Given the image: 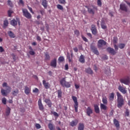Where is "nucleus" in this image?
Instances as JSON below:
<instances>
[{"label":"nucleus","mask_w":130,"mask_h":130,"mask_svg":"<svg viewBox=\"0 0 130 130\" xmlns=\"http://www.w3.org/2000/svg\"><path fill=\"white\" fill-rule=\"evenodd\" d=\"M117 107L118 108H121L122 106H123V104H124V100H123V96L121 95L119 92H117Z\"/></svg>","instance_id":"f257e3e1"},{"label":"nucleus","mask_w":130,"mask_h":130,"mask_svg":"<svg viewBox=\"0 0 130 130\" xmlns=\"http://www.w3.org/2000/svg\"><path fill=\"white\" fill-rule=\"evenodd\" d=\"M85 7L87 9L88 13L91 14V15H95V12L98 11L97 6L94 5H92L91 6H85Z\"/></svg>","instance_id":"f03ea898"},{"label":"nucleus","mask_w":130,"mask_h":130,"mask_svg":"<svg viewBox=\"0 0 130 130\" xmlns=\"http://www.w3.org/2000/svg\"><path fill=\"white\" fill-rule=\"evenodd\" d=\"M66 77H63L60 80V85L66 88H71V86H72V82H67L66 80Z\"/></svg>","instance_id":"7ed1b4c3"},{"label":"nucleus","mask_w":130,"mask_h":130,"mask_svg":"<svg viewBox=\"0 0 130 130\" xmlns=\"http://www.w3.org/2000/svg\"><path fill=\"white\" fill-rule=\"evenodd\" d=\"M72 100L74 103V107L75 108V112H78V108H79V103L78 102V99L77 96L72 95Z\"/></svg>","instance_id":"20e7f679"},{"label":"nucleus","mask_w":130,"mask_h":130,"mask_svg":"<svg viewBox=\"0 0 130 130\" xmlns=\"http://www.w3.org/2000/svg\"><path fill=\"white\" fill-rule=\"evenodd\" d=\"M22 13L24 17L26 18V19H31L32 18V15L28 11V10L26 9H22Z\"/></svg>","instance_id":"39448f33"},{"label":"nucleus","mask_w":130,"mask_h":130,"mask_svg":"<svg viewBox=\"0 0 130 130\" xmlns=\"http://www.w3.org/2000/svg\"><path fill=\"white\" fill-rule=\"evenodd\" d=\"M107 43L104 40L101 39L98 42V47L100 49H104L103 46L106 45Z\"/></svg>","instance_id":"423d86ee"},{"label":"nucleus","mask_w":130,"mask_h":130,"mask_svg":"<svg viewBox=\"0 0 130 130\" xmlns=\"http://www.w3.org/2000/svg\"><path fill=\"white\" fill-rule=\"evenodd\" d=\"M120 82L122 84H124L125 85H128L130 83V80L129 78H121L120 79Z\"/></svg>","instance_id":"0eeeda50"},{"label":"nucleus","mask_w":130,"mask_h":130,"mask_svg":"<svg viewBox=\"0 0 130 130\" xmlns=\"http://www.w3.org/2000/svg\"><path fill=\"white\" fill-rule=\"evenodd\" d=\"M38 104L39 106V109L41 111H44V106L42 104V101L41 99H39L38 102Z\"/></svg>","instance_id":"6e6552de"},{"label":"nucleus","mask_w":130,"mask_h":130,"mask_svg":"<svg viewBox=\"0 0 130 130\" xmlns=\"http://www.w3.org/2000/svg\"><path fill=\"white\" fill-rule=\"evenodd\" d=\"M90 49L92 50V52L94 53V54H96V55H99V51L97 49V48L95 47L93 45H90Z\"/></svg>","instance_id":"1a4fd4ad"},{"label":"nucleus","mask_w":130,"mask_h":130,"mask_svg":"<svg viewBox=\"0 0 130 130\" xmlns=\"http://www.w3.org/2000/svg\"><path fill=\"white\" fill-rule=\"evenodd\" d=\"M43 85L45 89H46L47 90H48V89H50V87H51L50 83H49L48 82H47L45 80H43Z\"/></svg>","instance_id":"9d476101"},{"label":"nucleus","mask_w":130,"mask_h":130,"mask_svg":"<svg viewBox=\"0 0 130 130\" xmlns=\"http://www.w3.org/2000/svg\"><path fill=\"white\" fill-rule=\"evenodd\" d=\"M107 51H108L109 53L112 54V55H115V54H116V51L115 50L111 47H108L107 48Z\"/></svg>","instance_id":"9b49d317"},{"label":"nucleus","mask_w":130,"mask_h":130,"mask_svg":"<svg viewBox=\"0 0 130 130\" xmlns=\"http://www.w3.org/2000/svg\"><path fill=\"white\" fill-rule=\"evenodd\" d=\"M120 10L124 11V12H127V7L125 4H121L120 5Z\"/></svg>","instance_id":"f8f14e48"},{"label":"nucleus","mask_w":130,"mask_h":130,"mask_svg":"<svg viewBox=\"0 0 130 130\" xmlns=\"http://www.w3.org/2000/svg\"><path fill=\"white\" fill-rule=\"evenodd\" d=\"M118 89L120 92L122 93V94H126L127 91L125 90V88L124 87H122L121 85H119L118 86Z\"/></svg>","instance_id":"ddd939ff"},{"label":"nucleus","mask_w":130,"mask_h":130,"mask_svg":"<svg viewBox=\"0 0 130 130\" xmlns=\"http://www.w3.org/2000/svg\"><path fill=\"white\" fill-rule=\"evenodd\" d=\"M91 31L93 35H96V34H97V28H96V26H95V25H91Z\"/></svg>","instance_id":"4468645a"},{"label":"nucleus","mask_w":130,"mask_h":130,"mask_svg":"<svg viewBox=\"0 0 130 130\" xmlns=\"http://www.w3.org/2000/svg\"><path fill=\"white\" fill-rule=\"evenodd\" d=\"M45 103H46L47 105H48V107L50 108L52 106V103H51V101L49 99H45L44 101Z\"/></svg>","instance_id":"2eb2a0df"},{"label":"nucleus","mask_w":130,"mask_h":130,"mask_svg":"<svg viewBox=\"0 0 130 130\" xmlns=\"http://www.w3.org/2000/svg\"><path fill=\"white\" fill-rule=\"evenodd\" d=\"M93 113V110L90 107H88L86 109V114L88 116H91V114Z\"/></svg>","instance_id":"dca6fc26"},{"label":"nucleus","mask_w":130,"mask_h":130,"mask_svg":"<svg viewBox=\"0 0 130 130\" xmlns=\"http://www.w3.org/2000/svg\"><path fill=\"white\" fill-rule=\"evenodd\" d=\"M31 92V88H29L28 86H26L24 87V93L26 95H29Z\"/></svg>","instance_id":"f3484780"},{"label":"nucleus","mask_w":130,"mask_h":130,"mask_svg":"<svg viewBox=\"0 0 130 130\" xmlns=\"http://www.w3.org/2000/svg\"><path fill=\"white\" fill-rule=\"evenodd\" d=\"M78 122H79V120H78V119L74 120L70 122V125L71 126H73V127L76 126V125L78 124Z\"/></svg>","instance_id":"a211bd4d"},{"label":"nucleus","mask_w":130,"mask_h":130,"mask_svg":"<svg viewBox=\"0 0 130 130\" xmlns=\"http://www.w3.org/2000/svg\"><path fill=\"white\" fill-rule=\"evenodd\" d=\"M56 58H54L50 63L51 67L53 68H56Z\"/></svg>","instance_id":"6ab92c4d"},{"label":"nucleus","mask_w":130,"mask_h":130,"mask_svg":"<svg viewBox=\"0 0 130 130\" xmlns=\"http://www.w3.org/2000/svg\"><path fill=\"white\" fill-rule=\"evenodd\" d=\"M9 89H7V90L4 89V88L1 89V94L3 96H7L8 95V90Z\"/></svg>","instance_id":"aec40b11"},{"label":"nucleus","mask_w":130,"mask_h":130,"mask_svg":"<svg viewBox=\"0 0 130 130\" xmlns=\"http://www.w3.org/2000/svg\"><path fill=\"white\" fill-rule=\"evenodd\" d=\"M10 24L12 25V26H13V27H16V26L18 25V21L16 20L15 19H13L11 20Z\"/></svg>","instance_id":"412c9836"},{"label":"nucleus","mask_w":130,"mask_h":130,"mask_svg":"<svg viewBox=\"0 0 130 130\" xmlns=\"http://www.w3.org/2000/svg\"><path fill=\"white\" fill-rule=\"evenodd\" d=\"M113 122L116 127H117V128H119V126H120V125L119 124V122L118 121V120H116V119H114Z\"/></svg>","instance_id":"4be33fe9"},{"label":"nucleus","mask_w":130,"mask_h":130,"mask_svg":"<svg viewBox=\"0 0 130 130\" xmlns=\"http://www.w3.org/2000/svg\"><path fill=\"white\" fill-rule=\"evenodd\" d=\"M85 125L83 123H79L78 127V130H84Z\"/></svg>","instance_id":"5701e85b"},{"label":"nucleus","mask_w":130,"mask_h":130,"mask_svg":"<svg viewBox=\"0 0 130 130\" xmlns=\"http://www.w3.org/2000/svg\"><path fill=\"white\" fill-rule=\"evenodd\" d=\"M94 108L95 113H100V109H99V106L98 105H94Z\"/></svg>","instance_id":"b1692460"},{"label":"nucleus","mask_w":130,"mask_h":130,"mask_svg":"<svg viewBox=\"0 0 130 130\" xmlns=\"http://www.w3.org/2000/svg\"><path fill=\"white\" fill-rule=\"evenodd\" d=\"M8 26H9V21H8V20L6 19L4 21L3 28H4V29H6V28H7V27H8Z\"/></svg>","instance_id":"393cba45"},{"label":"nucleus","mask_w":130,"mask_h":130,"mask_svg":"<svg viewBox=\"0 0 130 130\" xmlns=\"http://www.w3.org/2000/svg\"><path fill=\"white\" fill-rule=\"evenodd\" d=\"M8 34L9 36L11 37V38H15L16 37V35H15V34L12 31H8Z\"/></svg>","instance_id":"a878e982"},{"label":"nucleus","mask_w":130,"mask_h":130,"mask_svg":"<svg viewBox=\"0 0 130 130\" xmlns=\"http://www.w3.org/2000/svg\"><path fill=\"white\" fill-rule=\"evenodd\" d=\"M102 102L105 105H107V104L108 103V101H107V98L106 96H105L103 97Z\"/></svg>","instance_id":"bb28decb"},{"label":"nucleus","mask_w":130,"mask_h":130,"mask_svg":"<svg viewBox=\"0 0 130 130\" xmlns=\"http://www.w3.org/2000/svg\"><path fill=\"white\" fill-rule=\"evenodd\" d=\"M79 61L81 62L82 63H85V57L83 55H81L80 56Z\"/></svg>","instance_id":"cd10ccee"},{"label":"nucleus","mask_w":130,"mask_h":130,"mask_svg":"<svg viewBox=\"0 0 130 130\" xmlns=\"http://www.w3.org/2000/svg\"><path fill=\"white\" fill-rule=\"evenodd\" d=\"M57 92L58 98H61L62 97V91L61 89L58 90Z\"/></svg>","instance_id":"c85d7f7f"},{"label":"nucleus","mask_w":130,"mask_h":130,"mask_svg":"<svg viewBox=\"0 0 130 130\" xmlns=\"http://www.w3.org/2000/svg\"><path fill=\"white\" fill-rule=\"evenodd\" d=\"M100 107H101V109L102 110H107V106H106V105H105V104H101Z\"/></svg>","instance_id":"c756f323"},{"label":"nucleus","mask_w":130,"mask_h":130,"mask_svg":"<svg viewBox=\"0 0 130 130\" xmlns=\"http://www.w3.org/2000/svg\"><path fill=\"white\" fill-rule=\"evenodd\" d=\"M109 99L110 101H113L114 100V92H112L110 94Z\"/></svg>","instance_id":"7c9ffc66"},{"label":"nucleus","mask_w":130,"mask_h":130,"mask_svg":"<svg viewBox=\"0 0 130 130\" xmlns=\"http://www.w3.org/2000/svg\"><path fill=\"white\" fill-rule=\"evenodd\" d=\"M11 113V108L9 107H7L6 108V114L7 116H9V115Z\"/></svg>","instance_id":"2f4dec72"},{"label":"nucleus","mask_w":130,"mask_h":130,"mask_svg":"<svg viewBox=\"0 0 130 130\" xmlns=\"http://www.w3.org/2000/svg\"><path fill=\"white\" fill-rule=\"evenodd\" d=\"M12 95H13V96H17V95L19 94V89H15L12 91Z\"/></svg>","instance_id":"473e14b6"},{"label":"nucleus","mask_w":130,"mask_h":130,"mask_svg":"<svg viewBox=\"0 0 130 130\" xmlns=\"http://www.w3.org/2000/svg\"><path fill=\"white\" fill-rule=\"evenodd\" d=\"M42 5L45 9H46L47 8V1L46 0H43Z\"/></svg>","instance_id":"72a5a7b5"},{"label":"nucleus","mask_w":130,"mask_h":130,"mask_svg":"<svg viewBox=\"0 0 130 130\" xmlns=\"http://www.w3.org/2000/svg\"><path fill=\"white\" fill-rule=\"evenodd\" d=\"M85 71L87 74H89V75H92L93 74V71H92V69L90 68L86 69Z\"/></svg>","instance_id":"f704fd0d"},{"label":"nucleus","mask_w":130,"mask_h":130,"mask_svg":"<svg viewBox=\"0 0 130 130\" xmlns=\"http://www.w3.org/2000/svg\"><path fill=\"white\" fill-rule=\"evenodd\" d=\"M48 128H49L50 130H54L55 129L54 125H53V124H52L51 123H49L48 124Z\"/></svg>","instance_id":"c9c22d12"},{"label":"nucleus","mask_w":130,"mask_h":130,"mask_svg":"<svg viewBox=\"0 0 130 130\" xmlns=\"http://www.w3.org/2000/svg\"><path fill=\"white\" fill-rule=\"evenodd\" d=\"M67 58L69 61V62H72L73 61V58L71 57V55L69 53L67 54Z\"/></svg>","instance_id":"e433bc0d"},{"label":"nucleus","mask_w":130,"mask_h":130,"mask_svg":"<svg viewBox=\"0 0 130 130\" xmlns=\"http://www.w3.org/2000/svg\"><path fill=\"white\" fill-rule=\"evenodd\" d=\"M101 26L102 29H106L107 28V26H106V25H105V22H104V21H102L101 23Z\"/></svg>","instance_id":"4c0bfd02"},{"label":"nucleus","mask_w":130,"mask_h":130,"mask_svg":"<svg viewBox=\"0 0 130 130\" xmlns=\"http://www.w3.org/2000/svg\"><path fill=\"white\" fill-rule=\"evenodd\" d=\"M118 47L120 49H123L124 47H125V44L123 43H120L118 45Z\"/></svg>","instance_id":"58836bf2"},{"label":"nucleus","mask_w":130,"mask_h":130,"mask_svg":"<svg viewBox=\"0 0 130 130\" xmlns=\"http://www.w3.org/2000/svg\"><path fill=\"white\" fill-rule=\"evenodd\" d=\"M45 59L46 60H49L50 59V56L48 53H46L45 54Z\"/></svg>","instance_id":"ea45409f"},{"label":"nucleus","mask_w":130,"mask_h":130,"mask_svg":"<svg viewBox=\"0 0 130 130\" xmlns=\"http://www.w3.org/2000/svg\"><path fill=\"white\" fill-rule=\"evenodd\" d=\"M7 5L9 6V7H11V8H13V7H14L13 3H12V1H11L10 0H8L7 1Z\"/></svg>","instance_id":"a19ab883"},{"label":"nucleus","mask_w":130,"mask_h":130,"mask_svg":"<svg viewBox=\"0 0 130 130\" xmlns=\"http://www.w3.org/2000/svg\"><path fill=\"white\" fill-rule=\"evenodd\" d=\"M57 9L60 10L61 11H63V7L61 5L58 4L57 5Z\"/></svg>","instance_id":"79ce46f5"},{"label":"nucleus","mask_w":130,"mask_h":130,"mask_svg":"<svg viewBox=\"0 0 130 130\" xmlns=\"http://www.w3.org/2000/svg\"><path fill=\"white\" fill-rule=\"evenodd\" d=\"M2 102L3 104H4V105H6V104H7V99H6V98H2Z\"/></svg>","instance_id":"37998d69"},{"label":"nucleus","mask_w":130,"mask_h":130,"mask_svg":"<svg viewBox=\"0 0 130 130\" xmlns=\"http://www.w3.org/2000/svg\"><path fill=\"white\" fill-rule=\"evenodd\" d=\"M58 60L60 62H62L64 61V58L62 56H60L58 58Z\"/></svg>","instance_id":"c03bdc74"},{"label":"nucleus","mask_w":130,"mask_h":130,"mask_svg":"<svg viewBox=\"0 0 130 130\" xmlns=\"http://www.w3.org/2000/svg\"><path fill=\"white\" fill-rule=\"evenodd\" d=\"M118 40V39H117V37H114L113 40L114 44H116V43H117Z\"/></svg>","instance_id":"a18cd8bd"},{"label":"nucleus","mask_w":130,"mask_h":130,"mask_svg":"<svg viewBox=\"0 0 130 130\" xmlns=\"http://www.w3.org/2000/svg\"><path fill=\"white\" fill-rule=\"evenodd\" d=\"M13 13H14V12H13V11H12L11 10H9L8 12V17H12V14Z\"/></svg>","instance_id":"49530a36"},{"label":"nucleus","mask_w":130,"mask_h":130,"mask_svg":"<svg viewBox=\"0 0 130 130\" xmlns=\"http://www.w3.org/2000/svg\"><path fill=\"white\" fill-rule=\"evenodd\" d=\"M28 53L30 55H35V52L33 50L29 51Z\"/></svg>","instance_id":"de8ad7c7"},{"label":"nucleus","mask_w":130,"mask_h":130,"mask_svg":"<svg viewBox=\"0 0 130 130\" xmlns=\"http://www.w3.org/2000/svg\"><path fill=\"white\" fill-rule=\"evenodd\" d=\"M97 4H98V6H99V7L102 6V2H101V0H98Z\"/></svg>","instance_id":"09e8293b"},{"label":"nucleus","mask_w":130,"mask_h":130,"mask_svg":"<svg viewBox=\"0 0 130 130\" xmlns=\"http://www.w3.org/2000/svg\"><path fill=\"white\" fill-rule=\"evenodd\" d=\"M33 93H39V89L37 88H35L34 89L32 90Z\"/></svg>","instance_id":"8fccbe9b"},{"label":"nucleus","mask_w":130,"mask_h":130,"mask_svg":"<svg viewBox=\"0 0 130 130\" xmlns=\"http://www.w3.org/2000/svg\"><path fill=\"white\" fill-rule=\"evenodd\" d=\"M2 86L3 87H6L7 88H10V86H8V83L6 82L3 83Z\"/></svg>","instance_id":"3c124183"},{"label":"nucleus","mask_w":130,"mask_h":130,"mask_svg":"<svg viewBox=\"0 0 130 130\" xmlns=\"http://www.w3.org/2000/svg\"><path fill=\"white\" fill-rule=\"evenodd\" d=\"M27 8H28L29 11L30 12V13H31V14H34V12H33V9H32V8H31L29 6H27Z\"/></svg>","instance_id":"603ef678"},{"label":"nucleus","mask_w":130,"mask_h":130,"mask_svg":"<svg viewBox=\"0 0 130 130\" xmlns=\"http://www.w3.org/2000/svg\"><path fill=\"white\" fill-rule=\"evenodd\" d=\"M36 127L37 128V129H39V128H41V125H40V124L39 123H37L36 124Z\"/></svg>","instance_id":"864d4df0"},{"label":"nucleus","mask_w":130,"mask_h":130,"mask_svg":"<svg viewBox=\"0 0 130 130\" xmlns=\"http://www.w3.org/2000/svg\"><path fill=\"white\" fill-rule=\"evenodd\" d=\"M125 114L126 116H129V111L128 110H126Z\"/></svg>","instance_id":"5fc2aeb1"},{"label":"nucleus","mask_w":130,"mask_h":130,"mask_svg":"<svg viewBox=\"0 0 130 130\" xmlns=\"http://www.w3.org/2000/svg\"><path fill=\"white\" fill-rule=\"evenodd\" d=\"M114 47L116 51H117V50H118V46H117L116 44H114Z\"/></svg>","instance_id":"6e6d98bb"},{"label":"nucleus","mask_w":130,"mask_h":130,"mask_svg":"<svg viewBox=\"0 0 130 130\" xmlns=\"http://www.w3.org/2000/svg\"><path fill=\"white\" fill-rule=\"evenodd\" d=\"M74 33L76 35H77V36H79V35H80V31H79L78 30H75Z\"/></svg>","instance_id":"4d7b16f0"},{"label":"nucleus","mask_w":130,"mask_h":130,"mask_svg":"<svg viewBox=\"0 0 130 130\" xmlns=\"http://www.w3.org/2000/svg\"><path fill=\"white\" fill-rule=\"evenodd\" d=\"M102 59H104V60H107L108 59V56L107 55H105L102 57Z\"/></svg>","instance_id":"13d9d810"},{"label":"nucleus","mask_w":130,"mask_h":130,"mask_svg":"<svg viewBox=\"0 0 130 130\" xmlns=\"http://www.w3.org/2000/svg\"><path fill=\"white\" fill-rule=\"evenodd\" d=\"M82 38L85 42H88V39H87L86 37H84V36H82Z\"/></svg>","instance_id":"bf43d9fd"},{"label":"nucleus","mask_w":130,"mask_h":130,"mask_svg":"<svg viewBox=\"0 0 130 130\" xmlns=\"http://www.w3.org/2000/svg\"><path fill=\"white\" fill-rule=\"evenodd\" d=\"M11 55L13 57L14 61H16V55H15V54H12Z\"/></svg>","instance_id":"052dcab7"},{"label":"nucleus","mask_w":130,"mask_h":130,"mask_svg":"<svg viewBox=\"0 0 130 130\" xmlns=\"http://www.w3.org/2000/svg\"><path fill=\"white\" fill-rule=\"evenodd\" d=\"M60 4H66V0H58Z\"/></svg>","instance_id":"680f3d73"},{"label":"nucleus","mask_w":130,"mask_h":130,"mask_svg":"<svg viewBox=\"0 0 130 130\" xmlns=\"http://www.w3.org/2000/svg\"><path fill=\"white\" fill-rule=\"evenodd\" d=\"M5 52V49H4V48H3V47L0 46V52Z\"/></svg>","instance_id":"e2e57ef3"},{"label":"nucleus","mask_w":130,"mask_h":130,"mask_svg":"<svg viewBox=\"0 0 130 130\" xmlns=\"http://www.w3.org/2000/svg\"><path fill=\"white\" fill-rule=\"evenodd\" d=\"M53 114L54 116H56L57 117H58V114L56 112H54L53 113Z\"/></svg>","instance_id":"0e129e2a"},{"label":"nucleus","mask_w":130,"mask_h":130,"mask_svg":"<svg viewBox=\"0 0 130 130\" xmlns=\"http://www.w3.org/2000/svg\"><path fill=\"white\" fill-rule=\"evenodd\" d=\"M37 40L38 41H41V37H40L39 36H38L37 37Z\"/></svg>","instance_id":"69168bd1"},{"label":"nucleus","mask_w":130,"mask_h":130,"mask_svg":"<svg viewBox=\"0 0 130 130\" xmlns=\"http://www.w3.org/2000/svg\"><path fill=\"white\" fill-rule=\"evenodd\" d=\"M19 4L24 6V1H23V0H19Z\"/></svg>","instance_id":"338daca9"},{"label":"nucleus","mask_w":130,"mask_h":130,"mask_svg":"<svg viewBox=\"0 0 130 130\" xmlns=\"http://www.w3.org/2000/svg\"><path fill=\"white\" fill-rule=\"evenodd\" d=\"M40 12L41 13L42 16H43V15H44V10H40Z\"/></svg>","instance_id":"774afa93"}]
</instances>
